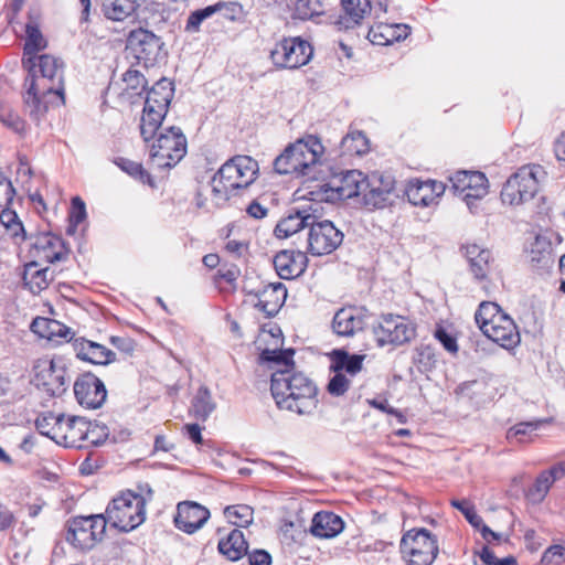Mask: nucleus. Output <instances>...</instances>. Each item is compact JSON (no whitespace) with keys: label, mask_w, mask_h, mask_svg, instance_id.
<instances>
[{"label":"nucleus","mask_w":565,"mask_h":565,"mask_svg":"<svg viewBox=\"0 0 565 565\" xmlns=\"http://www.w3.org/2000/svg\"><path fill=\"white\" fill-rule=\"evenodd\" d=\"M529 262L535 268H548L553 265L551 243L541 235H536L527 250Z\"/></svg>","instance_id":"obj_37"},{"label":"nucleus","mask_w":565,"mask_h":565,"mask_svg":"<svg viewBox=\"0 0 565 565\" xmlns=\"http://www.w3.org/2000/svg\"><path fill=\"white\" fill-rule=\"evenodd\" d=\"M150 163L159 169L174 167L186 153V138L177 127H166L143 139Z\"/></svg>","instance_id":"obj_5"},{"label":"nucleus","mask_w":565,"mask_h":565,"mask_svg":"<svg viewBox=\"0 0 565 565\" xmlns=\"http://www.w3.org/2000/svg\"><path fill=\"white\" fill-rule=\"evenodd\" d=\"M74 393L78 403L87 408L100 407L107 396L104 383L90 373L76 380Z\"/></svg>","instance_id":"obj_21"},{"label":"nucleus","mask_w":565,"mask_h":565,"mask_svg":"<svg viewBox=\"0 0 565 565\" xmlns=\"http://www.w3.org/2000/svg\"><path fill=\"white\" fill-rule=\"evenodd\" d=\"M340 149L342 156H362L370 149L369 139L360 130L350 131L342 138Z\"/></svg>","instance_id":"obj_40"},{"label":"nucleus","mask_w":565,"mask_h":565,"mask_svg":"<svg viewBox=\"0 0 565 565\" xmlns=\"http://www.w3.org/2000/svg\"><path fill=\"white\" fill-rule=\"evenodd\" d=\"M224 516L231 524L246 527L252 524L254 520V511L249 505L235 504L224 510Z\"/></svg>","instance_id":"obj_45"},{"label":"nucleus","mask_w":565,"mask_h":565,"mask_svg":"<svg viewBox=\"0 0 565 565\" xmlns=\"http://www.w3.org/2000/svg\"><path fill=\"white\" fill-rule=\"evenodd\" d=\"M215 14V9L210 6L191 12L186 19L184 31L190 34L198 33L201 29V24L206 19Z\"/></svg>","instance_id":"obj_52"},{"label":"nucleus","mask_w":565,"mask_h":565,"mask_svg":"<svg viewBox=\"0 0 565 565\" xmlns=\"http://www.w3.org/2000/svg\"><path fill=\"white\" fill-rule=\"evenodd\" d=\"M435 338L440 342V344L444 347L446 351H448L451 354H456L459 350L457 339L449 333L445 328L438 327L435 330Z\"/></svg>","instance_id":"obj_59"},{"label":"nucleus","mask_w":565,"mask_h":565,"mask_svg":"<svg viewBox=\"0 0 565 565\" xmlns=\"http://www.w3.org/2000/svg\"><path fill=\"white\" fill-rule=\"evenodd\" d=\"M23 39L24 47L22 64L24 67H30L33 66V64L39 63L40 56H36V53L44 50L47 45L46 39L42 34L36 19L30 17L25 24V34Z\"/></svg>","instance_id":"obj_27"},{"label":"nucleus","mask_w":565,"mask_h":565,"mask_svg":"<svg viewBox=\"0 0 565 565\" xmlns=\"http://www.w3.org/2000/svg\"><path fill=\"white\" fill-rule=\"evenodd\" d=\"M553 478H550L542 471L535 479L532 487L527 490L526 497L533 503L542 502L553 486Z\"/></svg>","instance_id":"obj_49"},{"label":"nucleus","mask_w":565,"mask_h":565,"mask_svg":"<svg viewBox=\"0 0 565 565\" xmlns=\"http://www.w3.org/2000/svg\"><path fill=\"white\" fill-rule=\"evenodd\" d=\"M166 115L167 114H159L157 110L143 108L140 120V132L142 139H149L154 136V134H158L160 129H163L161 124Z\"/></svg>","instance_id":"obj_47"},{"label":"nucleus","mask_w":565,"mask_h":565,"mask_svg":"<svg viewBox=\"0 0 565 565\" xmlns=\"http://www.w3.org/2000/svg\"><path fill=\"white\" fill-rule=\"evenodd\" d=\"M218 551L227 559L238 561L247 552V542L241 531L232 530L227 535L220 539Z\"/></svg>","instance_id":"obj_35"},{"label":"nucleus","mask_w":565,"mask_h":565,"mask_svg":"<svg viewBox=\"0 0 565 565\" xmlns=\"http://www.w3.org/2000/svg\"><path fill=\"white\" fill-rule=\"evenodd\" d=\"M369 319V312L362 307H344L339 309L332 320V329L337 335L352 337L362 331Z\"/></svg>","instance_id":"obj_22"},{"label":"nucleus","mask_w":565,"mask_h":565,"mask_svg":"<svg viewBox=\"0 0 565 565\" xmlns=\"http://www.w3.org/2000/svg\"><path fill=\"white\" fill-rule=\"evenodd\" d=\"M290 6L294 19L312 20L324 13L321 0H292Z\"/></svg>","instance_id":"obj_42"},{"label":"nucleus","mask_w":565,"mask_h":565,"mask_svg":"<svg viewBox=\"0 0 565 565\" xmlns=\"http://www.w3.org/2000/svg\"><path fill=\"white\" fill-rule=\"evenodd\" d=\"M343 14L338 24L345 29L354 28L371 12L370 0H341Z\"/></svg>","instance_id":"obj_34"},{"label":"nucleus","mask_w":565,"mask_h":565,"mask_svg":"<svg viewBox=\"0 0 565 565\" xmlns=\"http://www.w3.org/2000/svg\"><path fill=\"white\" fill-rule=\"evenodd\" d=\"M75 351L81 360L94 364H107L115 358V353L104 345L84 339L75 342Z\"/></svg>","instance_id":"obj_32"},{"label":"nucleus","mask_w":565,"mask_h":565,"mask_svg":"<svg viewBox=\"0 0 565 565\" xmlns=\"http://www.w3.org/2000/svg\"><path fill=\"white\" fill-rule=\"evenodd\" d=\"M25 286L34 294L44 290L52 277L49 268L41 267L40 262H31L25 265L23 275Z\"/></svg>","instance_id":"obj_38"},{"label":"nucleus","mask_w":565,"mask_h":565,"mask_svg":"<svg viewBox=\"0 0 565 565\" xmlns=\"http://www.w3.org/2000/svg\"><path fill=\"white\" fill-rule=\"evenodd\" d=\"M451 505L459 510L475 529H479L482 518L477 513L472 504L466 500H451Z\"/></svg>","instance_id":"obj_57"},{"label":"nucleus","mask_w":565,"mask_h":565,"mask_svg":"<svg viewBox=\"0 0 565 565\" xmlns=\"http://www.w3.org/2000/svg\"><path fill=\"white\" fill-rule=\"evenodd\" d=\"M373 334L379 347L402 345L416 337V327L405 317L388 313L373 326Z\"/></svg>","instance_id":"obj_13"},{"label":"nucleus","mask_w":565,"mask_h":565,"mask_svg":"<svg viewBox=\"0 0 565 565\" xmlns=\"http://www.w3.org/2000/svg\"><path fill=\"white\" fill-rule=\"evenodd\" d=\"M146 504L143 495L132 491L121 492L108 504L105 519L120 531H131L145 522Z\"/></svg>","instance_id":"obj_6"},{"label":"nucleus","mask_w":565,"mask_h":565,"mask_svg":"<svg viewBox=\"0 0 565 565\" xmlns=\"http://www.w3.org/2000/svg\"><path fill=\"white\" fill-rule=\"evenodd\" d=\"M39 431L64 447L83 448L84 418L45 415L38 419Z\"/></svg>","instance_id":"obj_11"},{"label":"nucleus","mask_w":565,"mask_h":565,"mask_svg":"<svg viewBox=\"0 0 565 565\" xmlns=\"http://www.w3.org/2000/svg\"><path fill=\"white\" fill-rule=\"evenodd\" d=\"M258 163L248 156H237L225 162L211 181L216 205L226 202L238 189L247 188L258 173Z\"/></svg>","instance_id":"obj_3"},{"label":"nucleus","mask_w":565,"mask_h":565,"mask_svg":"<svg viewBox=\"0 0 565 565\" xmlns=\"http://www.w3.org/2000/svg\"><path fill=\"white\" fill-rule=\"evenodd\" d=\"M465 256L469 263V268L473 278L482 284L486 294L490 292L488 285V273L490 270V262L492 259L491 252L482 248L477 244H467L462 247Z\"/></svg>","instance_id":"obj_25"},{"label":"nucleus","mask_w":565,"mask_h":565,"mask_svg":"<svg viewBox=\"0 0 565 565\" xmlns=\"http://www.w3.org/2000/svg\"><path fill=\"white\" fill-rule=\"evenodd\" d=\"M106 525L103 515L75 518L68 523L66 540L77 548L89 550L103 539Z\"/></svg>","instance_id":"obj_15"},{"label":"nucleus","mask_w":565,"mask_h":565,"mask_svg":"<svg viewBox=\"0 0 565 565\" xmlns=\"http://www.w3.org/2000/svg\"><path fill=\"white\" fill-rule=\"evenodd\" d=\"M343 241V233L328 220H312L308 234V248L312 255L321 256L335 250Z\"/></svg>","instance_id":"obj_17"},{"label":"nucleus","mask_w":565,"mask_h":565,"mask_svg":"<svg viewBox=\"0 0 565 565\" xmlns=\"http://www.w3.org/2000/svg\"><path fill=\"white\" fill-rule=\"evenodd\" d=\"M455 193L461 195L470 211L488 193V179L479 171H457L449 178Z\"/></svg>","instance_id":"obj_18"},{"label":"nucleus","mask_w":565,"mask_h":565,"mask_svg":"<svg viewBox=\"0 0 565 565\" xmlns=\"http://www.w3.org/2000/svg\"><path fill=\"white\" fill-rule=\"evenodd\" d=\"M211 8L215 9V13L221 12L223 18L228 21H237L244 15V8L241 3L235 1L230 2H217Z\"/></svg>","instance_id":"obj_53"},{"label":"nucleus","mask_w":565,"mask_h":565,"mask_svg":"<svg viewBox=\"0 0 565 565\" xmlns=\"http://www.w3.org/2000/svg\"><path fill=\"white\" fill-rule=\"evenodd\" d=\"M26 68L23 102L31 114L42 115L64 104L63 70L57 58L40 55L39 63Z\"/></svg>","instance_id":"obj_1"},{"label":"nucleus","mask_w":565,"mask_h":565,"mask_svg":"<svg viewBox=\"0 0 565 565\" xmlns=\"http://www.w3.org/2000/svg\"><path fill=\"white\" fill-rule=\"evenodd\" d=\"M0 122L17 134L25 131V121L7 102H0Z\"/></svg>","instance_id":"obj_48"},{"label":"nucleus","mask_w":565,"mask_h":565,"mask_svg":"<svg viewBox=\"0 0 565 565\" xmlns=\"http://www.w3.org/2000/svg\"><path fill=\"white\" fill-rule=\"evenodd\" d=\"M31 330L47 341L60 342L71 335V330L57 320L38 317L31 324Z\"/></svg>","instance_id":"obj_33"},{"label":"nucleus","mask_w":565,"mask_h":565,"mask_svg":"<svg viewBox=\"0 0 565 565\" xmlns=\"http://www.w3.org/2000/svg\"><path fill=\"white\" fill-rule=\"evenodd\" d=\"M323 153L324 147L317 136L299 138L285 148V174L309 175Z\"/></svg>","instance_id":"obj_9"},{"label":"nucleus","mask_w":565,"mask_h":565,"mask_svg":"<svg viewBox=\"0 0 565 565\" xmlns=\"http://www.w3.org/2000/svg\"><path fill=\"white\" fill-rule=\"evenodd\" d=\"M136 0H103L102 11L111 21H124L136 10Z\"/></svg>","instance_id":"obj_41"},{"label":"nucleus","mask_w":565,"mask_h":565,"mask_svg":"<svg viewBox=\"0 0 565 565\" xmlns=\"http://www.w3.org/2000/svg\"><path fill=\"white\" fill-rule=\"evenodd\" d=\"M86 205L79 196L72 199L70 209V227L68 232L75 234L78 226L82 225L86 220Z\"/></svg>","instance_id":"obj_51"},{"label":"nucleus","mask_w":565,"mask_h":565,"mask_svg":"<svg viewBox=\"0 0 565 565\" xmlns=\"http://www.w3.org/2000/svg\"><path fill=\"white\" fill-rule=\"evenodd\" d=\"M445 190L444 183L438 181L412 180L405 190V194L408 202L415 206H431L437 203Z\"/></svg>","instance_id":"obj_24"},{"label":"nucleus","mask_w":565,"mask_h":565,"mask_svg":"<svg viewBox=\"0 0 565 565\" xmlns=\"http://www.w3.org/2000/svg\"><path fill=\"white\" fill-rule=\"evenodd\" d=\"M367 186V178L358 170H345L332 174L328 181L311 191V200L335 202L359 196Z\"/></svg>","instance_id":"obj_8"},{"label":"nucleus","mask_w":565,"mask_h":565,"mask_svg":"<svg viewBox=\"0 0 565 565\" xmlns=\"http://www.w3.org/2000/svg\"><path fill=\"white\" fill-rule=\"evenodd\" d=\"M546 419H536L531 422H521L509 428L507 431V439L509 443L522 444L527 441L531 436Z\"/></svg>","instance_id":"obj_46"},{"label":"nucleus","mask_w":565,"mask_h":565,"mask_svg":"<svg viewBox=\"0 0 565 565\" xmlns=\"http://www.w3.org/2000/svg\"><path fill=\"white\" fill-rule=\"evenodd\" d=\"M259 352L258 363L264 373H271L270 391L276 404L280 406V380L282 374V330L280 319L262 323L255 341Z\"/></svg>","instance_id":"obj_2"},{"label":"nucleus","mask_w":565,"mask_h":565,"mask_svg":"<svg viewBox=\"0 0 565 565\" xmlns=\"http://www.w3.org/2000/svg\"><path fill=\"white\" fill-rule=\"evenodd\" d=\"M475 320L482 333L505 350L516 348L521 342L514 320L492 301H482L475 313Z\"/></svg>","instance_id":"obj_4"},{"label":"nucleus","mask_w":565,"mask_h":565,"mask_svg":"<svg viewBox=\"0 0 565 565\" xmlns=\"http://www.w3.org/2000/svg\"><path fill=\"white\" fill-rule=\"evenodd\" d=\"M311 201L310 199L300 204L292 203L285 211V238L310 226L312 220H316L315 213L317 210L313 209Z\"/></svg>","instance_id":"obj_26"},{"label":"nucleus","mask_w":565,"mask_h":565,"mask_svg":"<svg viewBox=\"0 0 565 565\" xmlns=\"http://www.w3.org/2000/svg\"><path fill=\"white\" fill-rule=\"evenodd\" d=\"M415 361L426 370L430 369L436 362L435 349L428 344L417 347Z\"/></svg>","instance_id":"obj_58"},{"label":"nucleus","mask_w":565,"mask_h":565,"mask_svg":"<svg viewBox=\"0 0 565 565\" xmlns=\"http://www.w3.org/2000/svg\"><path fill=\"white\" fill-rule=\"evenodd\" d=\"M215 404L212 401V395L206 388H200L194 397L193 413L194 415L205 420L214 411Z\"/></svg>","instance_id":"obj_50"},{"label":"nucleus","mask_w":565,"mask_h":565,"mask_svg":"<svg viewBox=\"0 0 565 565\" xmlns=\"http://www.w3.org/2000/svg\"><path fill=\"white\" fill-rule=\"evenodd\" d=\"M363 356L358 354H349L343 350L333 351L330 371H345L350 375H355L362 369Z\"/></svg>","instance_id":"obj_39"},{"label":"nucleus","mask_w":565,"mask_h":565,"mask_svg":"<svg viewBox=\"0 0 565 565\" xmlns=\"http://www.w3.org/2000/svg\"><path fill=\"white\" fill-rule=\"evenodd\" d=\"M173 97L172 83L166 78L157 82L147 93L145 109L157 110L159 114H167L168 107Z\"/></svg>","instance_id":"obj_31"},{"label":"nucleus","mask_w":565,"mask_h":565,"mask_svg":"<svg viewBox=\"0 0 565 565\" xmlns=\"http://www.w3.org/2000/svg\"><path fill=\"white\" fill-rule=\"evenodd\" d=\"M210 516L206 507L194 501H183L177 505L173 522L178 530L193 534L204 526Z\"/></svg>","instance_id":"obj_19"},{"label":"nucleus","mask_w":565,"mask_h":565,"mask_svg":"<svg viewBox=\"0 0 565 565\" xmlns=\"http://www.w3.org/2000/svg\"><path fill=\"white\" fill-rule=\"evenodd\" d=\"M542 562L550 564H561L565 562V547L562 545H552L543 554Z\"/></svg>","instance_id":"obj_61"},{"label":"nucleus","mask_w":565,"mask_h":565,"mask_svg":"<svg viewBox=\"0 0 565 565\" xmlns=\"http://www.w3.org/2000/svg\"><path fill=\"white\" fill-rule=\"evenodd\" d=\"M122 82L125 84L124 90L128 96L139 94L146 84L143 75L138 71H127L124 74Z\"/></svg>","instance_id":"obj_54"},{"label":"nucleus","mask_w":565,"mask_h":565,"mask_svg":"<svg viewBox=\"0 0 565 565\" xmlns=\"http://www.w3.org/2000/svg\"><path fill=\"white\" fill-rule=\"evenodd\" d=\"M0 222L13 237H23V226L14 211L3 209L0 214Z\"/></svg>","instance_id":"obj_55"},{"label":"nucleus","mask_w":565,"mask_h":565,"mask_svg":"<svg viewBox=\"0 0 565 565\" xmlns=\"http://www.w3.org/2000/svg\"><path fill=\"white\" fill-rule=\"evenodd\" d=\"M313 49L300 38L285 39V68H298L312 57Z\"/></svg>","instance_id":"obj_30"},{"label":"nucleus","mask_w":565,"mask_h":565,"mask_svg":"<svg viewBox=\"0 0 565 565\" xmlns=\"http://www.w3.org/2000/svg\"><path fill=\"white\" fill-rule=\"evenodd\" d=\"M164 46L160 36L143 28L130 31L126 50L129 55L146 67L153 66L162 55Z\"/></svg>","instance_id":"obj_14"},{"label":"nucleus","mask_w":565,"mask_h":565,"mask_svg":"<svg viewBox=\"0 0 565 565\" xmlns=\"http://www.w3.org/2000/svg\"><path fill=\"white\" fill-rule=\"evenodd\" d=\"M546 172L540 164L521 167L504 183L501 190L503 204L518 206L531 201L539 191V184Z\"/></svg>","instance_id":"obj_7"},{"label":"nucleus","mask_w":565,"mask_h":565,"mask_svg":"<svg viewBox=\"0 0 565 565\" xmlns=\"http://www.w3.org/2000/svg\"><path fill=\"white\" fill-rule=\"evenodd\" d=\"M308 258L301 250L285 249V280L299 277L307 267Z\"/></svg>","instance_id":"obj_44"},{"label":"nucleus","mask_w":565,"mask_h":565,"mask_svg":"<svg viewBox=\"0 0 565 565\" xmlns=\"http://www.w3.org/2000/svg\"><path fill=\"white\" fill-rule=\"evenodd\" d=\"M554 152L558 162L565 167V131L556 139L554 143Z\"/></svg>","instance_id":"obj_64"},{"label":"nucleus","mask_w":565,"mask_h":565,"mask_svg":"<svg viewBox=\"0 0 565 565\" xmlns=\"http://www.w3.org/2000/svg\"><path fill=\"white\" fill-rule=\"evenodd\" d=\"M307 501L299 498L285 499V541L290 539L294 542H301L307 536L305 505Z\"/></svg>","instance_id":"obj_23"},{"label":"nucleus","mask_w":565,"mask_h":565,"mask_svg":"<svg viewBox=\"0 0 565 565\" xmlns=\"http://www.w3.org/2000/svg\"><path fill=\"white\" fill-rule=\"evenodd\" d=\"M363 201L366 206L372 209H384L393 203L394 180L390 175H380L374 173L371 179L367 178V186L362 192Z\"/></svg>","instance_id":"obj_20"},{"label":"nucleus","mask_w":565,"mask_h":565,"mask_svg":"<svg viewBox=\"0 0 565 565\" xmlns=\"http://www.w3.org/2000/svg\"><path fill=\"white\" fill-rule=\"evenodd\" d=\"M31 253L35 262L53 263L62 257L64 247L58 236L40 233L34 237Z\"/></svg>","instance_id":"obj_28"},{"label":"nucleus","mask_w":565,"mask_h":565,"mask_svg":"<svg viewBox=\"0 0 565 565\" xmlns=\"http://www.w3.org/2000/svg\"><path fill=\"white\" fill-rule=\"evenodd\" d=\"M285 408L298 415H308L317 407V386L302 373L285 377Z\"/></svg>","instance_id":"obj_12"},{"label":"nucleus","mask_w":565,"mask_h":565,"mask_svg":"<svg viewBox=\"0 0 565 565\" xmlns=\"http://www.w3.org/2000/svg\"><path fill=\"white\" fill-rule=\"evenodd\" d=\"M399 552L406 565H431L439 553L438 540L427 529H412L403 534Z\"/></svg>","instance_id":"obj_10"},{"label":"nucleus","mask_w":565,"mask_h":565,"mask_svg":"<svg viewBox=\"0 0 565 565\" xmlns=\"http://www.w3.org/2000/svg\"><path fill=\"white\" fill-rule=\"evenodd\" d=\"M109 436L108 427L99 422H92L84 418L83 448L98 446Z\"/></svg>","instance_id":"obj_43"},{"label":"nucleus","mask_w":565,"mask_h":565,"mask_svg":"<svg viewBox=\"0 0 565 565\" xmlns=\"http://www.w3.org/2000/svg\"><path fill=\"white\" fill-rule=\"evenodd\" d=\"M334 375L330 379L327 390L332 396H342L350 387V379L339 371H332Z\"/></svg>","instance_id":"obj_56"},{"label":"nucleus","mask_w":565,"mask_h":565,"mask_svg":"<svg viewBox=\"0 0 565 565\" xmlns=\"http://www.w3.org/2000/svg\"><path fill=\"white\" fill-rule=\"evenodd\" d=\"M67 362L63 356H44L33 367V381L51 394L64 391L68 381Z\"/></svg>","instance_id":"obj_16"},{"label":"nucleus","mask_w":565,"mask_h":565,"mask_svg":"<svg viewBox=\"0 0 565 565\" xmlns=\"http://www.w3.org/2000/svg\"><path fill=\"white\" fill-rule=\"evenodd\" d=\"M344 529L343 520L333 512L321 511L313 515L310 526L312 535L321 539H332Z\"/></svg>","instance_id":"obj_29"},{"label":"nucleus","mask_w":565,"mask_h":565,"mask_svg":"<svg viewBox=\"0 0 565 565\" xmlns=\"http://www.w3.org/2000/svg\"><path fill=\"white\" fill-rule=\"evenodd\" d=\"M121 168L129 174L139 178L142 182L151 184V179L149 174L143 171L141 164L132 161H127L122 163Z\"/></svg>","instance_id":"obj_62"},{"label":"nucleus","mask_w":565,"mask_h":565,"mask_svg":"<svg viewBox=\"0 0 565 565\" xmlns=\"http://www.w3.org/2000/svg\"><path fill=\"white\" fill-rule=\"evenodd\" d=\"M280 286V282L270 284L263 289L258 297L256 306L265 313L266 318H275L282 307Z\"/></svg>","instance_id":"obj_36"},{"label":"nucleus","mask_w":565,"mask_h":565,"mask_svg":"<svg viewBox=\"0 0 565 565\" xmlns=\"http://www.w3.org/2000/svg\"><path fill=\"white\" fill-rule=\"evenodd\" d=\"M249 565H270L271 564V557L270 555L263 551H254L249 554Z\"/></svg>","instance_id":"obj_63"},{"label":"nucleus","mask_w":565,"mask_h":565,"mask_svg":"<svg viewBox=\"0 0 565 565\" xmlns=\"http://www.w3.org/2000/svg\"><path fill=\"white\" fill-rule=\"evenodd\" d=\"M269 201V194L267 192H263L259 198L249 204L247 212L250 216L255 218L265 217L269 210L267 203Z\"/></svg>","instance_id":"obj_60"}]
</instances>
